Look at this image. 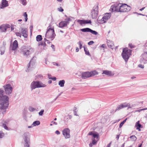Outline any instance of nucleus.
Here are the masks:
<instances>
[{
	"mask_svg": "<svg viewBox=\"0 0 147 147\" xmlns=\"http://www.w3.org/2000/svg\"><path fill=\"white\" fill-rule=\"evenodd\" d=\"M127 120V119H126L125 120H124L122 122H121L120 124L119 125V127L121 128L123 125L125 123Z\"/></svg>",
	"mask_w": 147,
	"mask_h": 147,
	"instance_id": "4c0bfd02",
	"label": "nucleus"
},
{
	"mask_svg": "<svg viewBox=\"0 0 147 147\" xmlns=\"http://www.w3.org/2000/svg\"><path fill=\"white\" fill-rule=\"evenodd\" d=\"M130 50L128 49L127 48L123 49L122 55L123 59L125 62H127L131 55Z\"/></svg>",
	"mask_w": 147,
	"mask_h": 147,
	"instance_id": "7ed1b4c3",
	"label": "nucleus"
},
{
	"mask_svg": "<svg viewBox=\"0 0 147 147\" xmlns=\"http://www.w3.org/2000/svg\"><path fill=\"white\" fill-rule=\"evenodd\" d=\"M126 107H128V109H129V108H131L129 106V103H127L126 102L123 103L119 105L117 107L115 110V111Z\"/></svg>",
	"mask_w": 147,
	"mask_h": 147,
	"instance_id": "ddd939ff",
	"label": "nucleus"
},
{
	"mask_svg": "<svg viewBox=\"0 0 147 147\" xmlns=\"http://www.w3.org/2000/svg\"><path fill=\"white\" fill-rule=\"evenodd\" d=\"M36 57H33L32 58L30 61L28 65V68L26 70V72H28L29 71V68L30 67L31 65H33L34 64L35 61L36 60Z\"/></svg>",
	"mask_w": 147,
	"mask_h": 147,
	"instance_id": "dca6fc26",
	"label": "nucleus"
},
{
	"mask_svg": "<svg viewBox=\"0 0 147 147\" xmlns=\"http://www.w3.org/2000/svg\"><path fill=\"white\" fill-rule=\"evenodd\" d=\"M147 109V108H145V109H139V110H137L136 111H135V112H140L141 111L144 110H146Z\"/></svg>",
	"mask_w": 147,
	"mask_h": 147,
	"instance_id": "de8ad7c7",
	"label": "nucleus"
},
{
	"mask_svg": "<svg viewBox=\"0 0 147 147\" xmlns=\"http://www.w3.org/2000/svg\"><path fill=\"white\" fill-rule=\"evenodd\" d=\"M5 26V28L7 30V29L8 28H10V26L8 24H6V25H4Z\"/></svg>",
	"mask_w": 147,
	"mask_h": 147,
	"instance_id": "6e6d98bb",
	"label": "nucleus"
},
{
	"mask_svg": "<svg viewBox=\"0 0 147 147\" xmlns=\"http://www.w3.org/2000/svg\"><path fill=\"white\" fill-rule=\"evenodd\" d=\"M94 43L93 41H90L88 43V45H91Z\"/></svg>",
	"mask_w": 147,
	"mask_h": 147,
	"instance_id": "5fc2aeb1",
	"label": "nucleus"
},
{
	"mask_svg": "<svg viewBox=\"0 0 147 147\" xmlns=\"http://www.w3.org/2000/svg\"><path fill=\"white\" fill-rule=\"evenodd\" d=\"M42 39V36L41 35H39L37 36L36 37V40L37 41L39 42Z\"/></svg>",
	"mask_w": 147,
	"mask_h": 147,
	"instance_id": "473e14b6",
	"label": "nucleus"
},
{
	"mask_svg": "<svg viewBox=\"0 0 147 147\" xmlns=\"http://www.w3.org/2000/svg\"><path fill=\"white\" fill-rule=\"evenodd\" d=\"M18 44L17 40H15L12 44H11L10 46V50L11 51H15L18 47Z\"/></svg>",
	"mask_w": 147,
	"mask_h": 147,
	"instance_id": "4468645a",
	"label": "nucleus"
},
{
	"mask_svg": "<svg viewBox=\"0 0 147 147\" xmlns=\"http://www.w3.org/2000/svg\"><path fill=\"white\" fill-rule=\"evenodd\" d=\"M51 123H53V124H55V125H56L57 124V123H56V122L54 121H52Z\"/></svg>",
	"mask_w": 147,
	"mask_h": 147,
	"instance_id": "e2e57ef3",
	"label": "nucleus"
},
{
	"mask_svg": "<svg viewBox=\"0 0 147 147\" xmlns=\"http://www.w3.org/2000/svg\"><path fill=\"white\" fill-rule=\"evenodd\" d=\"M91 74L90 71L84 72L82 74L81 77L83 79H86L91 77Z\"/></svg>",
	"mask_w": 147,
	"mask_h": 147,
	"instance_id": "f3484780",
	"label": "nucleus"
},
{
	"mask_svg": "<svg viewBox=\"0 0 147 147\" xmlns=\"http://www.w3.org/2000/svg\"><path fill=\"white\" fill-rule=\"evenodd\" d=\"M46 44L45 43V42L42 41L40 43L38 44V46H39L40 45L43 46L44 47L45 46H46Z\"/></svg>",
	"mask_w": 147,
	"mask_h": 147,
	"instance_id": "c03bdc74",
	"label": "nucleus"
},
{
	"mask_svg": "<svg viewBox=\"0 0 147 147\" xmlns=\"http://www.w3.org/2000/svg\"><path fill=\"white\" fill-rule=\"evenodd\" d=\"M9 102L0 104V109H1V111L3 114L6 112V109L7 108Z\"/></svg>",
	"mask_w": 147,
	"mask_h": 147,
	"instance_id": "9b49d317",
	"label": "nucleus"
},
{
	"mask_svg": "<svg viewBox=\"0 0 147 147\" xmlns=\"http://www.w3.org/2000/svg\"><path fill=\"white\" fill-rule=\"evenodd\" d=\"M4 123H7V122L6 121H4V123H2V126L3 127V128L7 130H8L9 129L8 127Z\"/></svg>",
	"mask_w": 147,
	"mask_h": 147,
	"instance_id": "72a5a7b5",
	"label": "nucleus"
},
{
	"mask_svg": "<svg viewBox=\"0 0 147 147\" xmlns=\"http://www.w3.org/2000/svg\"><path fill=\"white\" fill-rule=\"evenodd\" d=\"M107 45L109 47L112 49H114V45L113 41L110 40H107Z\"/></svg>",
	"mask_w": 147,
	"mask_h": 147,
	"instance_id": "4be33fe9",
	"label": "nucleus"
},
{
	"mask_svg": "<svg viewBox=\"0 0 147 147\" xmlns=\"http://www.w3.org/2000/svg\"><path fill=\"white\" fill-rule=\"evenodd\" d=\"M40 122L39 121H34L33 123L32 124V125L34 126H36V125H39L40 124Z\"/></svg>",
	"mask_w": 147,
	"mask_h": 147,
	"instance_id": "2f4dec72",
	"label": "nucleus"
},
{
	"mask_svg": "<svg viewBox=\"0 0 147 147\" xmlns=\"http://www.w3.org/2000/svg\"><path fill=\"white\" fill-rule=\"evenodd\" d=\"M132 141H136L137 140V138L134 135L131 136L129 137Z\"/></svg>",
	"mask_w": 147,
	"mask_h": 147,
	"instance_id": "f704fd0d",
	"label": "nucleus"
},
{
	"mask_svg": "<svg viewBox=\"0 0 147 147\" xmlns=\"http://www.w3.org/2000/svg\"><path fill=\"white\" fill-rule=\"evenodd\" d=\"M90 32L95 35H97L98 34V33L97 32L94 30H93L91 29H90Z\"/></svg>",
	"mask_w": 147,
	"mask_h": 147,
	"instance_id": "c9c22d12",
	"label": "nucleus"
},
{
	"mask_svg": "<svg viewBox=\"0 0 147 147\" xmlns=\"http://www.w3.org/2000/svg\"><path fill=\"white\" fill-rule=\"evenodd\" d=\"M65 83V81L64 80H60L58 84L61 87H63L64 86Z\"/></svg>",
	"mask_w": 147,
	"mask_h": 147,
	"instance_id": "393cba45",
	"label": "nucleus"
},
{
	"mask_svg": "<svg viewBox=\"0 0 147 147\" xmlns=\"http://www.w3.org/2000/svg\"><path fill=\"white\" fill-rule=\"evenodd\" d=\"M4 135V133L2 131H0V138H2Z\"/></svg>",
	"mask_w": 147,
	"mask_h": 147,
	"instance_id": "09e8293b",
	"label": "nucleus"
},
{
	"mask_svg": "<svg viewBox=\"0 0 147 147\" xmlns=\"http://www.w3.org/2000/svg\"><path fill=\"white\" fill-rule=\"evenodd\" d=\"M59 26L60 28H62L64 27H66L67 26L65 24L64 21H62L59 23Z\"/></svg>",
	"mask_w": 147,
	"mask_h": 147,
	"instance_id": "a878e982",
	"label": "nucleus"
},
{
	"mask_svg": "<svg viewBox=\"0 0 147 147\" xmlns=\"http://www.w3.org/2000/svg\"><path fill=\"white\" fill-rule=\"evenodd\" d=\"M129 45L131 48H133L134 47V46H132V45L131 44H129Z\"/></svg>",
	"mask_w": 147,
	"mask_h": 147,
	"instance_id": "69168bd1",
	"label": "nucleus"
},
{
	"mask_svg": "<svg viewBox=\"0 0 147 147\" xmlns=\"http://www.w3.org/2000/svg\"><path fill=\"white\" fill-rule=\"evenodd\" d=\"M71 19L70 18H67L64 21V22L66 26H67V25L68 24H69V22L71 21Z\"/></svg>",
	"mask_w": 147,
	"mask_h": 147,
	"instance_id": "c756f323",
	"label": "nucleus"
},
{
	"mask_svg": "<svg viewBox=\"0 0 147 147\" xmlns=\"http://www.w3.org/2000/svg\"><path fill=\"white\" fill-rule=\"evenodd\" d=\"M79 45V47L80 49H81L82 48V41H80L77 43Z\"/></svg>",
	"mask_w": 147,
	"mask_h": 147,
	"instance_id": "58836bf2",
	"label": "nucleus"
},
{
	"mask_svg": "<svg viewBox=\"0 0 147 147\" xmlns=\"http://www.w3.org/2000/svg\"><path fill=\"white\" fill-rule=\"evenodd\" d=\"M55 36V34L54 33V30L53 28H52L51 29L47 30V32L45 34V37L47 38L51 39V40H52L54 38Z\"/></svg>",
	"mask_w": 147,
	"mask_h": 147,
	"instance_id": "20e7f679",
	"label": "nucleus"
},
{
	"mask_svg": "<svg viewBox=\"0 0 147 147\" xmlns=\"http://www.w3.org/2000/svg\"><path fill=\"white\" fill-rule=\"evenodd\" d=\"M44 110H42L39 113V115H40L42 116L43 115V113L44 112Z\"/></svg>",
	"mask_w": 147,
	"mask_h": 147,
	"instance_id": "8fccbe9b",
	"label": "nucleus"
},
{
	"mask_svg": "<svg viewBox=\"0 0 147 147\" xmlns=\"http://www.w3.org/2000/svg\"><path fill=\"white\" fill-rule=\"evenodd\" d=\"M53 64L54 65H55L57 66H58L59 65L57 63H55V62L53 63Z\"/></svg>",
	"mask_w": 147,
	"mask_h": 147,
	"instance_id": "0e129e2a",
	"label": "nucleus"
},
{
	"mask_svg": "<svg viewBox=\"0 0 147 147\" xmlns=\"http://www.w3.org/2000/svg\"><path fill=\"white\" fill-rule=\"evenodd\" d=\"M58 10L60 12H62L63 11V9L61 7L58 8Z\"/></svg>",
	"mask_w": 147,
	"mask_h": 147,
	"instance_id": "603ef678",
	"label": "nucleus"
},
{
	"mask_svg": "<svg viewBox=\"0 0 147 147\" xmlns=\"http://www.w3.org/2000/svg\"><path fill=\"white\" fill-rule=\"evenodd\" d=\"M63 134L65 138H68L70 137V130L68 128H66L63 131Z\"/></svg>",
	"mask_w": 147,
	"mask_h": 147,
	"instance_id": "2eb2a0df",
	"label": "nucleus"
},
{
	"mask_svg": "<svg viewBox=\"0 0 147 147\" xmlns=\"http://www.w3.org/2000/svg\"><path fill=\"white\" fill-rule=\"evenodd\" d=\"M28 110L31 112H33L36 110V109L32 107H30L28 108Z\"/></svg>",
	"mask_w": 147,
	"mask_h": 147,
	"instance_id": "e433bc0d",
	"label": "nucleus"
},
{
	"mask_svg": "<svg viewBox=\"0 0 147 147\" xmlns=\"http://www.w3.org/2000/svg\"><path fill=\"white\" fill-rule=\"evenodd\" d=\"M23 138L24 141V147H29L30 144V140L26 133L24 134Z\"/></svg>",
	"mask_w": 147,
	"mask_h": 147,
	"instance_id": "9d476101",
	"label": "nucleus"
},
{
	"mask_svg": "<svg viewBox=\"0 0 147 147\" xmlns=\"http://www.w3.org/2000/svg\"><path fill=\"white\" fill-rule=\"evenodd\" d=\"M111 142L107 146V147H110L111 145Z\"/></svg>",
	"mask_w": 147,
	"mask_h": 147,
	"instance_id": "338daca9",
	"label": "nucleus"
},
{
	"mask_svg": "<svg viewBox=\"0 0 147 147\" xmlns=\"http://www.w3.org/2000/svg\"><path fill=\"white\" fill-rule=\"evenodd\" d=\"M90 29H90L89 28H84L81 29L80 30L83 32H90Z\"/></svg>",
	"mask_w": 147,
	"mask_h": 147,
	"instance_id": "cd10ccee",
	"label": "nucleus"
},
{
	"mask_svg": "<svg viewBox=\"0 0 147 147\" xmlns=\"http://www.w3.org/2000/svg\"><path fill=\"white\" fill-rule=\"evenodd\" d=\"M90 73L91 74V77L94 76L98 74V72L96 71H90Z\"/></svg>",
	"mask_w": 147,
	"mask_h": 147,
	"instance_id": "bb28decb",
	"label": "nucleus"
},
{
	"mask_svg": "<svg viewBox=\"0 0 147 147\" xmlns=\"http://www.w3.org/2000/svg\"><path fill=\"white\" fill-rule=\"evenodd\" d=\"M138 66L139 67H140L141 68H144V65L142 64H139L138 65Z\"/></svg>",
	"mask_w": 147,
	"mask_h": 147,
	"instance_id": "13d9d810",
	"label": "nucleus"
},
{
	"mask_svg": "<svg viewBox=\"0 0 147 147\" xmlns=\"http://www.w3.org/2000/svg\"><path fill=\"white\" fill-rule=\"evenodd\" d=\"M77 22L79 23L81 25L83 24H85V20H77Z\"/></svg>",
	"mask_w": 147,
	"mask_h": 147,
	"instance_id": "7c9ffc66",
	"label": "nucleus"
},
{
	"mask_svg": "<svg viewBox=\"0 0 147 147\" xmlns=\"http://www.w3.org/2000/svg\"><path fill=\"white\" fill-rule=\"evenodd\" d=\"M135 127H137L136 129L140 131V128L142 127V125L140 123V121H138L136 123Z\"/></svg>",
	"mask_w": 147,
	"mask_h": 147,
	"instance_id": "b1692460",
	"label": "nucleus"
},
{
	"mask_svg": "<svg viewBox=\"0 0 147 147\" xmlns=\"http://www.w3.org/2000/svg\"><path fill=\"white\" fill-rule=\"evenodd\" d=\"M98 13V6H95L91 11V16L92 19H95L97 17Z\"/></svg>",
	"mask_w": 147,
	"mask_h": 147,
	"instance_id": "1a4fd4ad",
	"label": "nucleus"
},
{
	"mask_svg": "<svg viewBox=\"0 0 147 147\" xmlns=\"http://www.w3.org/2000/svg\"><path fill=\"white\" fill-rule=\"evenodd\" d=\"M16 34L17 36H19L20 37L21 36V33L20 32H16Z\"/></svg>",
	"mask_w": 147,
	"mask_h": 147,
	"instance_id": "49530a36",
	"label": "nucleus"
},
{
	"mask_svg": "<svg viewBox=\"0 0 147 147\" xmlns=\"http://www.w3.org/2000/svg\"><path fill=\"white\" fill-rule=\"evenodd\" d=\"M110 13H106L104 14L103 16L101 19L97 20L99 24H103L105 23L111 17Z\"/></svg>",
	"mask_w": 147,
	"mask_h": 147,
	"instance_id": "39448f33",
	"label": "nucleus"
},
{
	"mask_svg": "<svg viewBox=\"0 0 147 147\" xmlns=\"http://www.w3.org/2000/svg\"><path fill=\"white\" fill-rule=\"evenodd\" d=\"M86 24H91V22L90 20H85Z\"/></svg>",
	"mask_w": 147,
	"mask_h": 147,
	"instance_id": "864d4df0",
	"label": "nucleus"
},
{
	"mask_svg": "<svg viewBox=\"0 0 147 147\" xmlns=\"http://www.w3.org/2000/svg\"><path fill=\"white\" fill-rule=\"evenodd\" d=\"M21 31L23 36L24 38H27L28 36L27 29L25 28H22Z\"/></svg>",
	"mask_w": 147,
	"mask_h": 147,
	"instance_id": "aec40b11",
	"label": "nucleus"
},
{
	"mask_svg": "<svg viewBox=\"0 0 147 147\" xmlns=\"http://www.w3.org/2000/svg\"><path fill=\"white\" fill-rule=\"evenodd\" d=\"M8 6V2L6 0H2L1 4L0 5V8L2 9Z\"/></svg>",
	"mask_w": 147,
	"mask_h": 147,
	"instance_id": "6ab92c4d",
	"label": "nucleus"
},
{
	"mask_svg": "<svg viewBox=\"0 0 147 147\" xmlns=\"http://www.w3.org/2000/svg\"><path fill=\"white\" fill-rule=\"evenodd\" d=\"M121 3L116 2L114 5H112L111 7L110 10L112 11H117L120 12V8Z\"/></svg>",
	"mask_w": 147,
	"mask_h": 147,
	"instance_id": "6e6552de",
	"label": "nucleus"
},
{
	"mask_svg": "<svg viewBox=\"0 0 147 147\" xmlns=\"http://www.w3.org/2000/svg\"><path fill=\"white\" fill-rule=\"evenodd\" d=\"M84 51L85 52V54L86 55H90V53L89 51L87 50H86L85 47H84Z\"/></svg>",
	"mask_w": 147,
	"mask_h": 147,
	"instance_id": "a18cd8bd",
	"label": "nucleus"
},
{
	"mask_svg": "<svg viewBox=\"0 0 147 147\" xmlns=\"http://www.w3.org/2000/svg\"><path fill=\"white\" fill-rule=\"evenodd\" d=\"M102 74H105L108 76H113L114 75L115 73L113 72L106 70L103 71Z\"/></svg>",
	"mask_w": 147,
	"mask_h": 147,
	"instance_id": "a211bd4d",
	"label": "nucleus"
},
{
	"mask_svg": "<svg viewBox=\"0 0 147 147\" xmlns=\"http://www.w3.org/2000/svg\"><path fill=\"white\" fill-rule=\"evenodd\" d=\"M46 85L41 82L37 81H33L31 84L30 87L31 90L37 88L45 87Z\"/></svg>",
	"mask_w": 147,
	"mask_h": 147,
	"instance_id": "f257e3e1",
	"label": "nucleus"
},
{
	"mask_svg": "<svg viewBox=\"0 0 147 147\" xmlns=\"http://www.w3.org/2000/svg\"><path fill=\"white\" fill-rule=\"evenodd\" d=\"M55 133L57 135H59V134H60V132L58 130L56 131L55 132Z\"/></svg>",
	"mask_w": 147,
	"mask_h": 147,
	"instance_id": "680f3d73",
	"label": "nucleus"
},
{
	"mask_svg": "<svg viewBox=\"0 0 147 147\" xmlns=\"http://www.w3.org/2000/svg\"><path fill=\"white\" fill-rule=\"evenodd\" d=\"M88 135L92 136L94 139H97L99 137V134L95 132L94 133L92 131H90Z\"/></svg>",
	"mask_w": 147,
	"mask_h": 147,
	"instance_id": "5701e85b",
	"label": "nucleus"
},
{
	"mask_svg": "<svg viewBox=\"0 0 147 147\" xmlns=\"http://www.w3.org/2000/svg\"><path fill=\"white\" fill-rule=\"evenodd\" d=\"M5 93L8 95H9L11 93L13 88L10 84H7L6 86H4Z\"/></svg>",
	"mask_w": 147,
	"mask_h": 147,
	"instance_id": "f8f14e48",
	"label": "nucleus"
},
{
	"mask_svg": "<svg viewBox=\"0 0 147 147\" xmlns=\"http://www.w3.org/2000/svg\"><path fill=\"white\" fill-rule=\"evenodd\" d=\"M147 53L146 54H144L142 55V58H141L140 60V61L141 63H146L147 62V60L145 57L147 55Z\"/></svg>",
	"mask_w": 147,
	"mask_h": 147,
	"instance_id": "412c9836",
	"label": "nucleus"
},
{
	"mask_svg": "<svg viewBox=\"0 0 147 147\" xmlns=\"http://www.w3.org/2000/svg\"><path fill=\"white\" fill-rule=\"evenodd\" d=\"M77 108L76 107H75L74 109V115L76 116H78L77 113Z\"/></svg>",
	"mask_w": 147,
	"mask_h": 147,
	"instance_id": "37998d69",
	"label": "nucleus"
},
{
	"mask_svg": "<svg viewBox=\"0 0 147 147\" xmlns=\"http://www.w3.org/2000/svg\"><path fill=\"white\" fill-rule=\"evenodd\" d=\"M97 142V141L94 139H92V143L93 144H95Z\"/></svg>",
	"mask_w": 147,
	"mask_h": 147,
	"instance_id": "3c124183",
	"label": "nucleus"
},
{
	"mask_svg": "<svg viewBox=\"0 0 147 147\" xmlns=\"http://www.w3.org/2000/svg\"><path fill=\"white\" fill-rule=\"evenodd\" d=\"M23 16L25 17V21L26 22L28 20V15L26 12H25L24 13Z\"/></svg>",
	"mask_w": 147,
	"mask_h": 147,
	"instance_id": "a19ab883",
	"label": "nucleus"
},
{
	"mask_svg": "<svg viewBox=\"0 0 147 147\" xmlns=\"http://www.w3.org/2000/svg\"><path fill=\"white\" fill-rule=\"evenodd\" d=\"M21 3L23 5H26V4L27 2L26 0H20Z\"/></svg>",
	"mask_w": 147,
	"mask_h": 147,
	"instance_id": "ea45409f",
	"label": "nucleus"
},
{
	"mask_svg": "<svg viewBox=\"0 0 147 147\" xmlns=\"http://www.w3.org/2000/svg\"><path fill=\"white\" fill-rule=\"evenodd\" d=\"M51 26H52V25H51V23H50V24H49V26L48 27V28H47V30H49V29L50 30V29H51V28H51Z\"/></svg>",
	"mask_w": 147,
	"mask_h": 147,
	"instance_id": "4d7b16f0",
	"label": "nucleus"
},
{
	"mask_svg": "<svg viewBox=\"0 0 147 147\" xmlns=\"http://www.w3.org/2000/svg\"><path fill=\"white\" fill-rule=\"evenodd\" d=\"M48 77L49 78V79H52L53 81H55L56 80V77H53V78L50 77L49 76H51V75L49 74H48Z\"/></svg>",
	"mask_w": 147,
	"mask_h": 147,
	"instance_id": "79ce46f5",
	"label": "nucleus"
},
{
	"mask_svg": "<svg viewBox=\"0 0 147 147\" xmlns=\"http://www.w3.org/2000/svg\"><path fill=\"white\" fill-rule=\"evenodd\" d=\"M23 49L22 52L23 55L27 57L28 56L33 53L34 49L30 47H26L25 46L22 47Z\"/></svg>",
	"mask_w": 147,
	"mask_h": 147,
	"instance_id": "f03ea898",
	"label": "nucleus"
},
{
	"mask_svg": "<svg viewBox=\"0 0 147 147\" xmlns=\"http://www.w3.org/2000/svg\"><path fill=\"white\" fill-rule=\"evenodd\" d=\"M0 29L3 32H5L7 30V29L5 28V26L4 25H2L1 26H0Z\"/></svg>",
	"mask_w": 147,
	"mask_h": 147,
	"instance_id": "c85d7f7f",
	"label": "nucleus"
},
{
	"mask_svg": "<svg viewBox=\"0 0 147 147\" xmlns=\"http://www.w3.org/2000/svg\"><path fill=\"white\" fill-rule=\"evenodd\" d=\"M34 127V126H33V125H32H32H31L28 126V127L29 128H32V127Z\"/></svg>",
	"mask_w": 147,
	"mask_h": 147,
	"instance_id": "774afa93",
	"label": "nucleus"
},
{
	"mask_svg": "<svg viewBox=\"0 0 147 147\" xmlns=\"http://www.w3.org/2000/svg\"><path fill=\"white\" fill-rule=\"evenodd\" d=\"M135 106V105H130V104H129V106H130L131 108H129V109H131L133 107H134Z\"/></svg>",
	"mask_w": 147,
	"mask_h": 147,
	"instance_id": "bf43d9fd",
	"label": "nucleus"
},
{
	"mask_svg": "<svg viewBox=\"0 0 147 147\" xmlns=\"http://www.w3.org/2000/svg\"><path fill=\"white\" fill-rule=\"evenodd\" d=\"M131 9V7L125 4L121 3L120 12H128Z\"/></svg>",
	"mask_w": 147,
	"mask_h": 147,
	"instance_id": "0eeeda50",
	"label": "nucleus"
},
{
	"mask_svg": "<svg viewBox=\"0 0 147 147\" xmlns=\"http://www.w3.org/2000/svg\"><path fill=\"white\" fill-rule=\"evenodd\" d=\"M4 91L0 89V102L3 103L9 102V98L8 96L4 95Z\"/></svg>",
	"mask_w": 147,
	"mask_h": 147,
	"instance_id": "423d86ee",
	"label": "nucleus"
},
{
	"mask_svg": "<svg viewBox=\"0 0 147 147\" xmlns=\"http://www.w3.org/2000/svg\"><path fill=\"white\" fill-rule=\"evenodd\" d=\"M101 47H102V48H105V47H106V45L105 44H103L101 45Z\"/></svg>",
	"mask_w": 147,
	"mask_h": 147,
	"instance_id": "052dcab7",
	"label": "nucleus"
}]
</instances>
